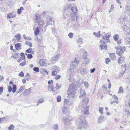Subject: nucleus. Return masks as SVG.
I'll list each match as a JSON object with an SVG mask.
<instances>
[{
  "label": "nucleus",
  "instance_id": "obj_1",
  "mask_svg": "<svg viewBox=\"0 0 130 130\" xmlns=\"http://www.w3.org/2000/svg\"><path fill=\"white\" fill-rule=\"evenodd\" d=\"M84 114H82L80 116L77 122L78 129L82 130H86L88 127V124L85 120V117Z\"/></svg>",
  "mask_w": 130,
  "mask_h": 130
},
{
  "label": "nucleus",
  "instance_id": "obj_2",
  "mask_svg": "<svg viewBox=\"0 0 130 130\" xmlns=\"http://www.w3.org/2000/svg\"><path fill=\"white\" fill-rule=\"evenodd\" d=\"M88 102V99L87 97H86L81 102V104H82V106L83 107L82 110L83 112V114L85 115H87L89 114L88 109L89 107L87 106L86 107H85L87 105Z\"/></svg>",
  "mask_w": 130,
  "mask_h": 130
},
{
  "label": "nucleus",
  "instance_id": "obj_3",
  "mask_svg": "<svg viewBox=\"0 0 130 130\" xmlns=\"http://www.w3.org/2000/svg\"><path fill=\"white\" fill-rule=\"evenodd\" d=\"M116 49L117 53L119 56H121L126 50L125 47L123 46V47L121 46H119L115 47Z\"/></svg>",
  "mask_w": 130,
  "mask_h": 130
},
{
  "label": "nucleus",
  "instance_id": "obj_4",
  "mask_svg": "<svg viewBox=\"0 0 130 130\" xmlns=\"http://www.w3.org/2000/svg\"><path fill=\"white\" fill-rule=\"evenodd\" d=\"M60 70L59 67L56 66H53V67L52 75H55L57 74V73Z\"/></svg>",
  "mask_w": 130,
  "mask_h": 130
},
{
  "label": "nucleus",
  "instance_id": "obj_5",
  "mask_svg": "<svg viewBox=\"0 0 130 130\" xmlns=\"http://www.w3.org/2000/svg\"><path fill=\"white\" fill-rule=\"evenodd\" d=\"M102 38L104 40H107V42L109 41V40L108 38L110 36V33L108 32L106 34L105 32H103L102 34Z\"/></svg>",
  "mask_w": 130,
  "mask_h": 130
},
{
  "label": "nucleus",
  "instance_id": "obj_6",
  "mask_svg": "<svg viewBox=\"0 0 130 130\" xmlns=\"http://www.w3.org/2000/svg\"><path fill=\"white\" fill-rule=\"evenodd\" d=\"M100 46L101 48V50L103 49L106 50L107 45L105 44V42L104 41L101 40L100 41Z\"/></svg>",
  "mask_w": 130,
  "mask_h": 130
},
{
  "label": "nucleus",
  "instance_id": "obj_7",
  "mask_svg": "<svg viewBox=\"0 0 130 130\" xmlns=\"http://www.w3.org/2000/svg\"><path fill=\"white\" fill-rule=\"evenodd\" d=\"M75 93V91L72 90L70 88H69L67 93L68 95V97L70 98V97H73Z\"/></svg>",
  "mask_w": 130,
  "mask_h": 130
},
{
  "label": "nucleus",
  "instance_id": "obj_8",
  "mask_svg": "<svg viewBox=\"0 0 130 130\" xmlns=\"http://www.w3.org/2000/svg\"><path fill=\"white\" fill-rule=\"evenodd\" d=\"M70 17H71V20H77L78 19V15L77 13H72L71 14Z\"/></svg>",
  "mask_w": 130,
  "mask_h": 130
},
{
  "label": "nucleus",
  "instance_id": "obj_9",
  "mask_svg": "<svg viewBox=\"0 0 130 130\" xmlns=\"http://www.w3.org/2000/svg\"><path fill=\"white\" fill-rule=\"evenodd\" d=\"M123 29L125 34H129L130 33L129 29L127 26L124 25L123 27Z\"/></svg>",
  "mask_w": 130,
  "mask_h": 130
},
{
  "label": "nucleus",
  "instance_id": "obj_10",
  "mask_svg": "<svg viewBox=\"0 0 130 130\" xmlns=\"http://www.w3.org/2000/svg\"><path fill=\"white\" fill-rule=\"evenodd\" d=\"M16 17V15L15 14L10 13L8 14L7 15V19L9 18H12Z\"/></svg>",
  "mask_w": 130,
  "mask_h": 130
},
{
  "label": "nucleus",
  "instance_id": "obj_11",
  "mask_svg": "<svg viewBox=\"0 0 130 130\" xmlns=\"http://www.w3.org/2000/svg\"><path fill=\"white\" fill-rule=\"evenodd\" d=\"M125 58L124 57L121 56L119 57L118 60V63H122L125 60Z\"/></svg>",
  "mask_w": 130,
  "mask_h": 130
},
{
  "label": "nucleus",
  "instance_id": "obj_12",
  "mask_svg": "<svg viewBox=\"0 0 130 130\" xmlns=\"http://www.w3.org/2000/svg\"><path fill=\"white\" fill-rule=\"evenodd\" d=\"M79 62V61L77 60V59L76 58H75L74 61L72 62L71 65L73 67H75L76 65L78 64Z\"/></svg>",
  "mask_w": 130,
  "mask_h": 130
},
{
  "label": "nucleus",
  "instance_id": "obj_13",
  "mask_svg": "<svg viewBox=\"0 0 130 130\" xmlns=\"http://www.w3.org/2000/svg\"><path fill=\"white\" fill-rule=\"evenodd\" d=\"M104 117L103 116L101 115L100 118H98V123H100L103 122L104 121Z\"/></svg>",
  "mask_w": 130,
  "mask_h": 130
},
{
  "label": "nucleus",
  "instance_id": "obj_14",
  "mask_svg": "<svg viewBox=\"0 0 130 130\" xmlns=\"http://www.w3.org/2000/svg\"><path fill=\"white\" fill-rule=\"evenodd\" d=\"M31 90V88L27 89H25V90L23 92L24 94L26 95H29L30 92Z\"/></svg>",
  "mask_w": 130,
  "mask_h": 130
},
{
  "label": "nucleus",
  "instance_id": "obj_15",
  "mask_svg": "<svg viewBox=\"0 0 130 130\" xmlns=\"http://www.w3.org/2000/svg\"><path fill=\"white\" fill-rule=\"evenodd\" d=\"M60 56V54H58L56 56H54L52 58V60L53 61H57L58 60V58Z\"/></svg>",
  "mask_w": 130,
  "mask_h": 130
},
{
  "label": "nucleus",
  "instance_id": "obj_16",
  "mask_svg": "<svg viewBox=\"0 0 130 130\" xmlns=\"http://www.w3.org/2000/svg\"><path fill=\"white\" fill-rule=\"evenodd\" d=\"M81 51L82 52H84L83 54V57L84 59H86L87 58V52L85 51V49H82L81 50Z\"/></svg>",
  "mask_w": 130,
  "mask_h": 130
},
{
  "label": "nucleus",
  "instance_id": "obj_17",
  "mask_svg": "<svg viewBox=\"0 0 130 130\" xmlns=\"http://www.w3.org/2000/svg\"><path fill=\"white\" fill-rule=\"evenodd\" d=\"M80 94L79 96L80 98L84 97L86 95V93L85 92L81 89L80 90Z\"/></svg>",
  "mask_w": 130,
  "mask_h": 130
},
{
  "label": "nucleus",
  "instance_id": "obj_18",
  "mask_svg": "<svg viewBox=\"0 0 130 130\" xmlns=\"http://www.w3.org/2000/svg\"><path fill=\"white\" fill-rule=\"evenodd\" d=\"M109 55L110 58L113 60H115L116 59V57L115 53H110Z\"/></svg>",
  "mask_w": 130,
  "mask_h": 130
},
{
  "label": "nucleus",
  "instance_id": "obj_19",
  "mask_svg": "<svg viewBox=\"0 0 130 130\" xmlns=\"http://www.w3.org/2000/svg\"><path fill=\"white\" fill-rule=\"evenodd\" d=\"M68 108L66 107H64L62 108V112L64 114H66L67 113L68 111Z\"/></svg>",
  "mask_w": 130,
  "mask_h": 130
},
{
  "label": "nucleus",
  "instance_id": "obj_20",
  "mask_svg": "<svg viewBox=\"0 0 130 130\" xmlns=\"http://www.w3.org/2000/svg\"><path fill=\"white\" fill-rule=\"evenodd\" d=\"M69 88H70L72 89L73 90L75 91L77 89V87H76V85L74 84H73L71 86H70Z\"/></svg>",
  "mask_w": 130,
  "mask_h": 130
},
{
  "label": "nucleus",
  "instance_id": "obj_21",
  "mask_svg": "<svg viewBox=\"0 0 130 130\" xmlns=\"http://www.w3.org/2000/svg\"><path fill=\"white\" fill-rule=\"evenodd\" d=\"M38 22L39 23V26L40 27H43L44 26V25L45 24L44 21L42 20H40L38 21Z\"/></svg>",
  "mask_w": 130,
  "mask_h": 130
},
{
  "label": "nucleus",
  "instance_id": "obj_22",
  "mask_svg": "<svg viewBox=\"0 0 130 130\" xmlns=\"http://www.w3.org/2000/svg\"><path fill=\"white\" fill-rule=\"evenodd\" d=\"M84 62L83 64L87 65L90 62V59L89 58H87L86 59H84Z\"/></svg>",
  "mask_w": 130,
  "mask_h": 130
},
{
  "label": "nucleus",
  "instance_id": "obj_23",
  "mask_svg": "<svg viewBox=\"0 0 130 130\" xmlns=\"http://www.w3.org/2000/svg\"><path fill=\"white\" fill-rule=\"evenodd\" d=\"M21 45L20 43H17L15 45V47L16 49L18 50L21 49Z\"/></svg>",
  "mask_w": 130,
  "mask_h": 130
},
{
  "label": "nucleus",
  "instance_id": "obj_24",
  "mask_svg": "<svg viewBox=\"0 0 130 130\" xmlns=\"http://www.w3.org/2000/svg\"><path fill=\"white\" fill-rule=\"evenodd\" d=\"M71 11L73 12V13H77V12L78 11L77 9L75 6L71 7Z\"/></svg>",
  "mask_w": 130,
  "mask_h": 130
},
{
  "label": "nucleus",
  "instance_id": "obj_25",
  "mask_svg": "<svg viewBox=\"0 0 130 130\" xmlns=\"http://www.w3.org/2000/svg\"><path fill=\"white\" fill-rule=\"evenodd\" d=\"M32 49L31 48H29L26 50V52L28 53H31L33 54L34 53V52L32 50Z\"/></svg>",
  "mask_w": 130,
  "mask_h": 130
},
{
  "label": "nucleus",
  "instance_id": "obj_26",
  "mask_svg": "<svg viewBox=\"0 0 130 130\" xmlns=\"http://www.w3.org/2000/svg\"><path fill=\"white\" fill-rule=\"evenodd\" d=\"M70 104L69 100L67 99H65L64 100V105L66 106Z\"/></svg>",
  "mask_w": 130,
  "mask_h": 130
},
{
  "label": "nucleus",
  "instance_id": "obj_27",
  "mask_svg": "<svg viewBox=\"0 0 130 130\" xmlns=\"http://www.w3.org/2000/svg\"><path fill=\"white\" fill-rule=\"evenodd\" d=\"M15 37L17 38V40L18 41V42H20V40L21 38V36L20 34H18L17 35L15 36Z\"/></svg>",
  "mask_w": 130,
  "mask_h": 130
},
{
  "label": "nucleus",
  "instance_id": "obj_28",
  "mask_svg": "<svg viewBox=\"0 0 130 130\" xmlns=\"http://www.w3.org/2000/svg\"><path fill=\"white\" fill-rule=\"evenodd\" d=\"M21 57L20 58L22 60L24 61H25V57L24 54L23 53H21L20 54Z\"/></svg>",
  "mask_w": 130,
  "mask_h": 130
},
{
  "label": "nucleus",
  "instance_id": "obj_29",
  "mask_svg": "<svg viewBox=\"0 0 130 130\" xmlns=\"http://www.w3.org/2000/svg\"><path fill=\"white\" fill-rule=\"evenodd\" d=\"M40 32V31L38 27H37L36 29V30L34 31L35 35L36 36Z\"/></svg>",
  "mask_w": 130,
  "mask_h": 130
},
{
  "label": "nucleus",
  "instance_id": "obj_30",
  "mask_svg": "<svg viewBox=\"0 0 130 130\" xmlns=\"http://www.w3.org/2000/svg\"><path fill=\"white\" fill-rule=\"evenodd\" d=\"M71 118L70 119H67L66 118H64L63 119V121L64 123H66L68 122L69 121H71L72 120V117H71Z\"/></svg>",
  "mask_w": 130,
  "mask_h": 130
},
{
  "label": "nucleus",
  "instance_id": "obj_31",
  "mask_svg": "<svg viewBox=\"0 0 130 130\" xmlns=\"http://www.w3.org/2000/svg\"><path fill=\"white\" fill-rule=\"evenodd\" d=\"M24 10L23 7H20V9H18L17 10V13L18 14H19L21 13V11Z\"/></svg>",
  "mask_w": 130,
  "mask_h": 130
},
{
  "label": "nucleus",
  "instance_id": "obj_32",
  "mask_svg": "<svg viewBox=\"0 0 130 130\" xmlns=\"http://www.w3.org/2000/svg\"><path fill=\"white\" fill-rule=\"evenodd\" d=\"M48 90L49 91H52L54 92L53 90L54 87L53 85H51V86H48Z\"/></svg>",
  "mask_w": 130,
  "mask_h": 130
},
{
  "label": "nucleus",
  "instance_id": "obj_33",
  "mask_svg": "<svg viewBox=\"0 0 130 130\" xmlns=\"http://www.w3.org/2000/svg\"><path fill=\"white\" fill-rule=\"evenodd\" d=\"M77 43L81 44L83 43V39L82 38H78L77 41Z\"/></svg>",
  "mask_w": 130,
  "mask_h": 130
},
{
  "label": "nucleus",
  "instance_id": "obj_34",
  "mask_svg": "<svg viewBox=\"0 0 130 130\" xmlns=\"http://www.w3.org/2000/svg\"><path fill=\"white\" fill-rule=\"evenodd\" d=\"M83 81L82 79L78 80L76 82V84L78 86L82 84Z\"/></svg>",
  "mask_w": 130,
  "mask_h": 130
},
{
  "label": "nucleus",
  "instance_id": "obj_35",
  "mask_svg": "<svg viewBox=\"0 0 130 130\" xmlns=\"http://www.w3.org/2000/svg\"><path fill=\"white\" fill-rule=\"evenodd\" d=\"M19 56V54L18 53H15L13 55L11 56V57L14 58L15 59L17 58V57Z\"/></svg>",
  "mask_w": 130,
  "mask_h": 130
},
{
  "label": "nucleus",
  "instance_id": "obj_36",
  "mask_svg": "<svg viewBox=\"0 0 130 130\" xmlns=\"http://www.w3.org/2000/svg\"><path fill=\"white\" fill-rule=\"evenodd\" d=\"M86 71L85 68H83L80 71V73L82 74H85L86 73Z\"/></svg>",
  "mask_w": 130,
  "mask_h": 130
},
{
  "label": "nucleus",
  "instance_id": "obj_37",
  "mask_svg": "<svg viewBox=\"0 0 130 130\" xmlns=\"http://www.w3.org/2000/svg\"><path fill=\"white\" fill-rule=\"evenodd\" d=\"M17 89V86L15 85H13L12 87V92L14 93L16 91Z\"/></svg>",
  "mask_w": 130,
  "mask_h": 130
},
{
  "label": "nucleus",
  "instance_id": "obj_38",
  "mask_svg": "<svg viewBox=\"0 0 130 130\" xmlns=\"http://www.w3.org/2000/svg\"><path fill=\"white\" fill-rule=\"evenodd\" d=\"M124 93V91L122 88V87H120L119 89V91L118 92V93Z\"/></svg>",
  "mask_w": 130,
  "mask_h": 130
},
{
  "label": "nucleus",
  "instance_id": "obj_39",
  "mask_svg": "<svg viewBox=\"0 0 130 130\" xmlns=\"http://www.w3.org/2000/svg\"><path fill=\"white\" fill-rule=\"evenodd\" d=\"M14 127L13 125L11 124L9 127L8 130H14Z\"/></svg>",
  "mask_w": 130,
  "mask_h": 130
},
{
  "label": "nucleus",
  "instance_id": "obj_40",
  "mask_svg": "<svg viewBox=\"0 0 130 130\" xmlns=\"http://www.w3.org/2000/svg\"><path fill=\"white\" fill-rule=\"evenodd\" d=\"M25 44L29 46L30 47H31L32 46V43L29 41H26L25 43Z\"/></svg>",
  "mask_w": 130,
  "mask_h": 130
},
{
  "label": "nucleus",
  "instance_id": "obj_41",
  "mask_svg": "<svg viewBox=\"0 0 130 130\" xmlns=\"http://www.w3.org/2000/svg\"><path fill=\"white\" fill-rule=\"evenodd\" d=\"M39 63L40 66H43L45 63V62L44 60L41 59L40 60Z\"/></svg>",
  "mask_w": 130,
  "mask_h": 130
},
{
  "label": "nucleus",
  "instance_id": "obj_42",
  "mask_svg": "<svg viewBox=\"0 0 130 130\" xmlns=\"http://www.w3.org/2000/svg\"><path fill=\"white\" fill-rule=\"evenodd\" d=\"M23 37L24 39L26 40H31V38L30 37H27L25 34L23 35Z\"/></svg>",
  "mask_w": 130,
  "mask_h": 130
},
{
  "label": "nucleus",
  "instance_id": "obj_43",
  "mask_svg": "<svg viewBox=\"0 0 130 130\" xmlns=\"http://www.w3.org/2000/svg\"><path fill=\"white\" fill-rule=\"evenodd\" d=\"M125 19V18L121 17L119 19L118 21H120V23H123L124 22Z\"/></svg>",
  "mask_w": 130,
  "mask_h": 130
},
{
  "label": "nucleus",
  "instance_id": "obj_44",
  "mask_svg": "<svg viewBox=\"0 0 130 130\" xmlns=\"http://www.w3.org/2000/svg\"><path fill=\"white\" fill-rule=\"evenodd\" d=\"M113 38L115 41L117 40L119 38V36L118 34H116L113 36Z\"/></svg>",
  "mask_w": 130,
  "mask_h": 130
},
{
  "label": "nucleus",
  "instance_id": "obj_45",
  "mask_svg": "<svg viewBox=\"0 0 130 130\" xmlns=\"http://www.w3.org/2000/svg\"><path fill=\"white\" fill-rule=\"evenodd\" d=\"M61 85L57 83L56 84L55 88L57 90H58L61 88Z\"/></svg>",
  "mask_w": 130,
  "mask_h": 130
},
{
  "label": "nucleus",
  "instance_id": "obj_46",
  "mask_svg": "<svg viewBox=\"0 0 130 130\" xmlns=\"http://www.w3.org/2000/svg\"><path fill=\"white\" fill-rule=\"evenodd\" d=\"M44 101V100L43 98H41L39 100L38 102V104L37 106H38L39 105V103H41L43 102Z\"/></svg>",
  "mask_w": 130,
  "mask_h": 130
},
{
  "label": "nucleus",
  "instance_id": "obj_47",
  "mask_svg": "<svg viewBox=\"0 0 130 130\" xmlns=\"http://www.w3.org/2000/svg\"><path fill=\"white\" fill-rule=\"evenodd\" d=\"M125 65L124 66H121L122 68L124 69V71H123L121 72V73L122 74V76H123V74H124V72H125V71L126 70V68H125Z\"/></svg>",
  "mask_w": 130,
  "mask_h": 130
},
{
  "label": "nucleus",
  "instance_id": "obj_48",
  "mask_svg": "<svg viewBox=\"0 0 130 130\" xmlns=\"http://www.w3.org/2000/svg\"><path fill=\"white\" fill-rule=\"evenodd\" d=\"M84 84L86 89H87L88 87L89 84L88 82H84Z\"/></svg>",
  "mask_w": 130,
  "mask_h": 130
},
{
  "label": "nucleus",
  "instance_id": "obj_49",
  "mask_svg": "<svg viewBox=\"0 0 130 130\" xmlns=\"http://www.w3.org/2000/svg\"><path fill=\"white\" fill-rule=\"evenodd\" d=\"M34 70L36 72H39V68L37 67H34L33 68Z\"/></svg>",
  "mask_w": 130,
  "mask_h": 130
},
{
  "label": "nucleus",
  "instance_id": "obj_50",
  "mask_svg": "<svg viewBox=\"0 0 130 130\" xmlns=\"http://www.w3.org/2000/svg\"><path fill=\"white\" fill-rule=\"evenodd\" d=\"M103 109V107H100L99 109V111L100 113L101 114L103 113L102 111Z\"/></svg>",
  "mask_w": 130,
  "mask_h": 130
},
{
  "label": "nucleus",
  "instance_id": "obj_51",
  "mask_svg": "<svg viewBox=\"0 0 130 130\" xmlns=\"http://www.w3.org/2000/svg\"><path fill=\"white\" fill-rule=\"evenodd\" d=\"M57 101L58 102H60L61 100V98L60 96H59L57 98Z\"/></svg>",
  "mask_w": 130,
  "mask_h": 130
},
{
  "label": "nucleus",
  "instance_id": "obj_52",
  "mask_svg": "<svg viewBox=\"0 0 130 130\" xmlns=\"http://www.w3.org/2000/svg\"><path fill=\"white\" fill-rule=\"evenodd\" d=\"M68 36L70 38H72L73 37V34L72 32H70Z\"/></svg>",
  "mask_w": 130,
  "mask_h": 130
},
{
  "label": "nucleus",
  "instance_id": "obj_53",
  "mask_svg": "<svg viewBox=\"0 0 130 130\" xmlns=\"http://www.w3.org/2000/svg\"><path fill=\"white\" fill-rule=\"evenodd\" d=\"M24 87L23 86H21L19 90V92L17 93H18L19 92H21L23 90Z\"/></svg>",
  "mask_w": 130,
  "mask_h": 130
},
{
  "label": "nucleus",
  "instance_id": "obj_54",
  "mask_svg": "<svg viewBox=\"0 0 130 130\" xmlns=\"http://www.w3.org/2000/svg\"><path fill=\"white\" fill-rule=\"evenodd\" d=\"M126 114L127 116H129L130 115V112L129 111L127 110H126L125 111Z\"/></svg>",
  "mask_w": 130,
  "mask_h": 130
},
{
  "label": "nucleus",
  "instance_id": "obj_55",
  "mask_svg": "<svg viewBox=\"0 0 130 130\" xmlns=\"http://www.w3.org/2000/svg\"><path fill=\"white\" fill-rule=\"evenodd\" d=\"M26 64L25 61H24L22 62L20 64V65L21 66H23L25 65Z\"/></svg>",
  "mask_w": 130,
  "mask_h": 130
},
{
  "label": "nucleus",
  "instance_id": "obj_56",
  "mask_svg": "<svg viewBox=\"0 0 130 130\" xmlns=\"http://www.w3.org/2000/svg\"><path fill=\"white\" fill-rule=\"evenodd\" d=\"M33 57V56L31 54H29L28 55L27 58L29 59H31Z\"/></svg>",
  "mask_w": 130,
  "mask_h": 130
},
{
  "label": "nucleus",
  "instance_id": "obj_57",
  "mask_svg": "<svg viewBox=\"0 0 130 130\" xmlns=\"http://www.w3.org/2000/svg\"><path fill=\"white\" fill-rule=\"evenodd\" d=\"M8 91L10 92H11L12 91V87L10 86H9L8 87Z\"/></svg>",
  "mask_w": 130,
  "mask_h": 130
},
{
  "label": "nucleus",
  "instance_id": "obj_58",
  "mask_svg": "<svg viewBox=\"0 0 130 130\" xmlns=\"http://www.w3.org/2000/svg\"><path fill=\"white\" fill-rule=\"evenodd\" d=\"M19 76L21 77H23L24 76V74L23 72L22 71H21L20 73L19 74Z\"/></svg>",
  "mask_w": 130,
  "mask_h": 130
},
{
  "label": "nucleus",
  "instance_id": "obj_59",
  "mask_svg": "<svg viewBox=\"0 0 130 130\" xmlns=\"http://www.w3.org/2000/svg\"><path fill=\"white\" fill-rule=\"evenodd\" d=\"M126 10L128 12H130V6H127Z\"/></svg>",
  "mask_w": 130,
  "mask_h": 130
},
{
  "label": "nucleus",
  "instance_id": "obj_60",
  "mask_svg": "<svg viewBox=\"0 0 130 130\" xmlns=\"http://www.w3.org/2000/svg\"><path fill=\"white\" fill-rule=\"evenodd\" d=\"M93 34L96 37H99V33L94 32L93 33Z\"/></svg>",
  "mask_w": 130,
  "mask_h": 130
},
{
  "label": "nucleus",
  "instance_id": "obj_61",
  "mask_svg": "<svg viewBox=\"0 0 130 130\" xmlns=\"http://www.w3.org/2000/svg\"><path fill=\"white\" fill-rule=\"evenodd\" d=\"M3 87H0V94H1L2 93L3 91Z\"/></svg>",
  "mask_w": 130,
  "mask_h": 130
},
{
  "label": "nucleus",
  "instance_id": "obj_62",
  "mask_svg": "<svg viewBox=\"0 0 130 130\" xmlns=\"http://www.w3.org/2000/svg\"><path fill=\"white\" fill-rule=\"evenodd\" d=\"M113 103H116L118 104L119 103V101H118L114 100L111 102L110 103L111 104H113Z\"/></svg>",
  "mask_w": 130,
  "mask_h": 130
},
{
  "label": "nucleus",
  "instance_id": "obj_63",
  "mask_svg": "<svg viewBox=\"0 0 130 130\" xmlns=\"http://www.w3.org/2000/svg\"><path fill=\"white\" fill-rule=\"evenodd\" d=\"M58 126L57 124H56L55 125L54 127V129L55 130H58Z\"/></svg>",
  "mask_w": 130,
  "mask_h": 130
},
{
  "label": "nucleus",
  "instance_id": "obj_64",
  "mask_svg": "<svg viewBox=\"0 0 130 130\" xmlns=\"http://www.w3.org/2000/svg\"><path fill=\"white\" fill-rule=\"evenodd\" d=\"M61 76L59 75H57L55 76V78L57 80L59 79L60 77Z\"/></svg>",
  "mask_w": 130,
  "mask_h": 130
}]
</instances>
